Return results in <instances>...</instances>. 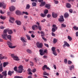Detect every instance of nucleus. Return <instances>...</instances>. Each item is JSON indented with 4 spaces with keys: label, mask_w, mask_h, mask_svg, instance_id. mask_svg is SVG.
<instances>
[{
    "label": "nucleus",
    "mask_w": 78,
    "mask_h": 78,
    "mask_svg": "<svg viewBox=\"0 0 78 78\" xmlns=\"http://www.w3.org/2000/svg\"><path fill=\"white\" fill-rule=\"evenodd\" d=\"M14 78H23V77L16 76L14 77Z\"/></svg>",
    "instance_id": "79ce46f5"
},
{
    "label": "nucleus",
    "mask_w": 78,
    "mask_h": 78,
    "mask_svg": "<svg viewBox=\"0 0 78 78\" xmlns=\"http://www.w3.org/2000/svg\"><path fill=\"white\" fill-rule=\"evenodd\" d=\"M27 53H30V54H31V53H32V51H31L29 49L27 50Z\"/></svg>",
    "instance_id": "c9c22d12"
},
{
    "label": "nucleus",
    "mask_w": 78,
    "mask_h": 78,
    "mask_svg": "<svg viewBox=\"0 0 78 78\" xmlns=\"http://www.w3.org/2000/svg\"><path fill=\"white\" fill-rule=\"evenodd\" d=\"M7 32H8V34H12V31L11 30H9V29L4 30L3 31V34L2 35V37L3 39L5 40H8V39L6 38Z\"/></svg>",
    "instance_id": "f257e3e1"
},
{
    "label": "nucleus",
    "mask_w": 78,
    "mask_h": 78,
    "mask_svg": "<svg viewBox=\"0 0 78 78\" xmlns=\"http://www.w3.org/2000/svg\"><path fill=\"white\" fill-rule=\"evenodd\" d=\"M23 14H26V15H28V12H23Z\"/></svg>",
    "instance_id": "37998d69"
},
{
    "label": "nucleus",
    "mask_w": 78,
    "mask_h": 78,
    "mask_svg": "<svg viewBox=\"0 0 78 78\" xmlns=\"http://www.w3.org/2000/svg\"><path fill=\"white\" fill-rule=\"evenodd\" d=\"M45 69H46L47 70H50V69L48 67H47V65H45L44 66H43L42 67V69L44 71L45 70Z\"/></svg>",
    "instance_id": "6e6552de"
},
{
    "label": "nucleus",
    "mask_w": 78,
    "mask_h": 78,
    "mask_svg": "<svg viewBox=\"0 0 78 78\" xmlns=\"http://www.w3.org/2000/svg\"><path fill=\"white\" fill-rule=\"evenodd\" d=\"M66 6L68 8H70L71 7V5L70 4V3H67L66 4Z\"/></svg>",
    "instance_id": "aec40b11"
},
{
    "label": "nucleus",
    "mask_w": 78,
    "mask_h": 78,
    "mask_svg": "<svg viewBox=\"0 0 78 78\" xmlns=\"http://www.w3.org/2000/svg\"><path fill=\"white\" fill-rule=\"evenodd\" d=\"M52 16L54 18H56L58 17V14L54 12L52 13Z\"/></svg>",
    "instance_id": "f8f14e48"
},
{
    "label": "nucleus",
    "mask_w": 78,
    "mask_h": 78,
    "mask_svg": "<svg viewBox=\"0 0 78 78\" xmlns=\"http://www.w3.org/2000/svg\"><path fill=\"white\" fill-rule=\"evenodd\" d=\"M11 37H12L11 35H7L6 39H9L10 41H11Z\"/></svg>",
    "instance_id": "4468645a"
},
{
    "label": "nucleus",
    "mask_w": 78,
    "mask_h": 78,
    "mask_svg": "<svg viewBox=\"0 0 78 78\" xmlns=\"http://www.w3.org/2000/svg\"><path fill=\"white\" fill-rule=\"evenodd\" d=\"M30 63L31 66H33V65H34V64L33 63V62L30 61Z\"/></svg>",
    "instance_id": "bf43d9fd"
},
{
    "label": "nucleus",
    "mask_w": 78,
    "mask_h": 78,
    "mask_svg": "<svg viewBox=\"0 0 78 78\" xmlns=\"http://www.w3.org/2000/svg\"><path fill=\"white\" fill-rule=\"evenodd\" d=\"M26 36L28 39V40H29V41H30L31 40V37H30V36H29V35L27 34L26 35Z\"/></svg>",
    "instance_id": "c85d7f7f"
},
{
    "label": "nucleus",
    "mask_w": 78,
    "mask_h": 78,
    "mask_svg": "<svg viewBox=\"0 0 78 78\" xmlns=\"http://www.w3.org/2000/svg\"><path fill=\"white\" fill-rule=\"evenodd\" d=\"M69 16V14L67 12H66L64 15V17L65 18H68Z\"/></svg>",
    "instance_id": "2eb2a0df"
},
{
    "label": "nucleus",
    "mask_w": 78,
    "mask_h": 78,
    "mask_svg": "<svg viewBox=\"0 0 78 78\" xmlns=\"http://www.w3.org/2000/svg\"><path fill=\"white\" fill-rule=\"evenodd\" d=\"M11 57L14 59L15 61H20L19 57L17 56H15V54H11Z\"/></svg>",
    "instance_id": "f03ea898"
},
{
    "label": "nucleus",
    "mask_w": 78,
    "mask_h": 78,
    "mask_svg": "<svg viewBox=\"0 0 78 78\" xmlns=\"http://www.w3.org/2000/svg\"><path fill=\"white\" fill-rule=\"evenodd\" d=\"M36 72V69L35 68L34 69H33L32 71V72L33 73H34V72Z\"/></svg>",
    "instance_id": "603ef678"
},
{
    "label": "nucleus",
    "mask_w": 78,
    "mask_h": 78,
    "mask_svg": "<svg viewBox=\"0 0 78 78\" xmlns=\"http://www.w3.org/2000/svg\"><path fill=\"white\" fill-rule=\"evenodd\" d=\"M38 28V27H37V26L36 25H34L32 27V28L33 30H35V28Z\"/></svg>",
    "instance_id": "dca6fc26"
},
{
    "label": "nucleus",
    "mask_w": 78,
    "mask_h": 78,
    "mask_svg": "<svg viewBox=\"0 0 78 78\" xmlns=\"http://www.w3.org/2000/svg\"><path fill=\"white\" fill-rule=\"evenodd\" d=\"M73 28L74 30H78V27H76V26H74L73 27Z\"/></svg>",
    "instance_id": "c03bdc74"
},
{
    "label": "nucleus",
    "mask_w": 78,
    "mask_h": 78,
    "mask_svg": "<svg viewBox=\"0 0 78 78\" xmlns=\"http://www.w3.org/2000/svg\"><path fill=\"white\" fill-rule=\"evenodd\" d=\"M24 18L26 19H27V18H28V16L27 15H25L24 16Z\"/></svg>",
    "instance_id": "680f3d73"
},
{
    "label": "nucleus",
    "mask_w": 78,
    "mask_h": 78,
    "mask_svg": "<svg viewBox=\"0 0 78 78\" xmlns=\"http://www.w3.org/2000/svg\"><path fill=\"white\" fill-rule=\"evenodd\" d=\"M14 70L16 72H17V66H15L14 68Z\"/></svg>",
    "instance_id": "09e8293b"
},
{
    "label": "nucleus",
    "mask_w": 78,
    "mask_h": 78,
    "mask_svg": "<svg viewBox=\"0 0 78 78\" xmlns=\"http://www.w3.org/2000/svg\"><path fill=\"white\" fill-rule=\"evenodd\" d=\"M64 44L66 45V47H70V45L69 44H68V43H67V42L66 41H64Z\"/></svg>",
    "instance_id": "b1692460"
},
{
    "label": "nucleus",
    "mask_w": 78,
    "mask_h": 78,
    "mask_svg": "<svg viewBox=\"0 0 78 78\" xmlns=\"http://www.w3.org/2000/svg\"><path fill=\"white\" fill-rule=\"evenodd\" d=\"M16 13L17 15H20L21 14V12L19 10H17L16 12Z\"/></svg>",
    "instance_id": "5701e85b"
},
{
    "label": "nucleus",
    "mask_w": 78,
    "mask_h": 78,
    "mask_svg": "<svg viewBox=\"0 0 78 78\" xmlns=\"http://www.w3.org/2000/svg\"><path fill=\"white\" fill-rule=\"evenodd\" d=\"M64 62L65 64H67V59H64Z\"/></svg>",
    "instance_id": "8fccbe9b"
},
{
    "label": "nucleus",
    "mask_w": 78,
    "mask_h": 78,
    "mask_svg": "<svg viewBox=\"0 0 78 78\" xmlns=\"http://www.w3.org/2000/svg\"><path fill=\"white\" fill-rule=\"evenodd\" d=\"M44 45L45 46L47 47H48H48H49V46L48 45V44H46V43H44Z\"/></svg>",
    "instance_id": "864d4df0"
},
{
    "label": "nucleus",
    "mask_w": 78,
    "mask_h": 78,
    "mask_svg": "<svg viewBox=\"0 0 78 78\" xmlns=\"http://www.w3.org/2000/svg\"><path fill=\"white\" fill-rule=\"evenodd\" d=\"M6 59L7 58L5 57L4 56H3L2 55L0 54V59L2 60V59Z\"/></svg>",
    "instance_id": "f3484780"
},
{
    "label": "nucleus",
    "mask_w": 78,
    "mask_h": 78,
    "mask_svg": "<svg viewBox=\"0 0 78 78\" xmlns=\"http://www.w3.org/2000/svg\"><path fill=\"white\" fill-rule=\"evenodd\" d=\"M2 7L4 9L6 8V4L3 3V4L2 5Z\"/></svg>",
    "instance_id": "de8ad7c7"
},
{
    "label": "nucleus",
    "mask_w": 78,
    "mask_h": 78,
    "mask_svg": "<svg viewBox=\"0 0 78 78\" xmlns=\"http://www.w3.org/2000/svg\"><path fill=\"white\" fill-rule=\"evenodd\" d=\"M20 40H21L22 42H27V41L25 40L24 38L23 37H21Z\"/></svg>",
    "instance_id": "bb28decb"
},
{
    "label": "nucleus",
    "mask_w": 78,
    "mask_h": 78,
    "mask_svg": "<svg viewBox=\"0 0 78 78\" xmlns=\"http://www.w3.org/2000/svg\"><path fill=\"white\" fill-rule=\"evenodd\" d=\"M42 37L43 39V40H44V41L45 42H46V41H47V39L46 38H45V37Z\"/></svg>",
    "instance_id": "4d7b16f0"
},
{
    "label": "nucleus",
    "mask_w": 78,
    "mask_h": 78,
    "mask_svg": "<svg viewBox=\"0 0 78 78\" xmlns=\"http://www.w3.org/2000/svg\"><path fill=\"white\" fill-rule=\"evenodd\" d=\"M0 18L1 19H2V20H5V19H6V17L3 16L2 15L0 16Z\"/></svg>",
    "instance_id": "cd10ccee"
},
{
    "label": "nucleus",
    "mask_w": 78,
    "mask_h": 78,
    "mask_svg": "<svg viewBox=\"0 0 78 78\" xmlns=\"http://www.w3.org/2000/svg\"><path fill=\"white\" fill-rule=\"evenodd\" d=\"M32 5L33 6H36V5H37V4H36V2H33L32 3Z\"/></svg>",
    "instance_id": "58836bf2"
},
{
    "label": "nucleus",
    "mask_w": 78,
    "mask_h": 78,
    "mask_svg": "<svg viewBox=\"0 0 78 78\" xmlns=\"http://www.w3.org/2000/svg\"><path fill=\"white\" fill-rule=\"evenodd\" d=\"M61 26L62 27H63V28H66V25L64 24H62Z\"/></svg>",
    "instance_id": "a19ab883"
},
{
    "label": "nucleus",
    "mask_w": 78,
    "mask_h": 78,
    "mask_svg": "<svg viewBox=\"0 0 78 78\" xmlns=\"http://www.w3.org/2000/svg\"><path fill=\"white\" fill-rule=\"evenodd\" d=\"M36 24L37 25V27L38 28L39 30H40V31H41L42 30V27H41V26H40L39 25H40V23H39L38 22H36Z\"/></svg>",
    "instance_id": "9d476101"
},
{
    "label": "nucleus",
    "mask_w": 78,
    "mask_h": 78,
    "mask_svg": "<svg viewBox=\"0 0 78 78\" xmlns=\"http://www.w3.org/2000/svg\"><path fill=\"white\" fill-rule=\"evenodd\" d=\"M58 42V40L56 38H54L53 41V44H56Z\"/></svg>",
    "instance_id": "393cba45"
},
{
    "label": "nucleus",
    "mask_w": 78,
    "mask_h": 78,
    "mask_svg": "<svg viewBox=\"0 0 78 78\" xmlns=\"http://www.w3.org/2000/svg\"><path fill=\"white\" fill-rule=\"evenodd\" d=\"M43 51H44V50L42 49H40L39 51L40 54L41 56H43V55L45 54L44 53H47V52L48 50L47 49H45L44 51V52H43Z\"/></svg>",
    "instance_id": "39448f33"
},
{
    "label": "nucleus",
    "mask_w": 78,
    "mask_h": 78,
    "mask_svg": "<svg viewBox=\"0 0 78 78\" xmlns=\"http://www.w3.org/2000/svg\"><path fill=\"white\" fill-rule=\"evenodd\" d=\"M43 74L44 75H47V76H48L49 75V74L48 73H47L45 72H44L43 73Z\"/></svg>",
    "instance_id": "e433bc0d"
},
{
    "label": "nucleus",
    "mask_w": 78,
    "mask_h": 78,
    "mask_svg": "<svg viewBox=\"0 0 78 78\" xmlns=\"http://www.w3.org/2000/svg\"><path fill=\"white\" fill-rule=\"evenodd\" d=\"M9 64L8 62H4L3 63V67H5L6 66H8Z\"/></svg>",
    "instance_id": "a211bd4d"
},
{
    "label": "nucleus",
    "mask_w": 78,
    "mask_h": 78,
    "mask_svg": "<svg viewBox=\"0 0 78 78\" xmlns=\"http://www.w3.org/2000/svg\"><path fill=\"white\" fill-rule=\"evenodd\" d=\"M55 4H58V1H55Z\"/></svg>",
    "instance_id": "338daca9"
},
{
    "label": "nucleus",
    "mask_w": 78,
    "mask_h": 78,
    "mask_svg": "<svg viewBox=\"0 0 78 78\" xmlns=\"http://www.w3.org/2000/svg\"><path fill=\"white\" fill-rule=\"evenodd\" d=\"M7 71L6 70L5 71H3L2 73V75H3V76L4 77V78H6V76H7Z\"/></svg>",
    "instance_id": "1a4fd4ad"
},
{
    "label": "nucleus",
    "mask_w": 78,
    "mask_h": 78,
    "mask_svg": "<svg viewBox=\"0 0 78 78\" xmlns=\"http://www.w3.org/2000/svg\"><path fill=\"white\" fill-rule=\"evenodd\" d=\"M36 45L37 47L39 48H41L43 47V44L42 42L40 43L39 41L37 42L36 43Z\"/></svg>",
    "instance_id": "7ed1b4c3"
},
{
    "label": "nucleus",
    "mask_w": 78,
    "mask_h": 78,
    "mask_svg": "<svg viewBox=\"0 0 78 78\" xmlns=\"http://www.w3.org/2000/svg\"><path fill=\"white\" fill-rule=\"evenodd\" d=\"M48 10L47 9L45 10L44 11V14H46V15L48 13Z\"/></svg>",
    "instance_id": "f704fd0d"
},
{
    "label": "nucleus",
    "mask_w": 78,
    "mask_h": 78,
    "mask_svg": "<svg viewBox=\"0 0 78 78\" xmlns=\"http://www.w3.org/2000/svg\"><path fill=\"white\" fill-rule=\"evenodd\" d=\"M52 36H55V33H54L52 32Z\"/></svg>",
    "instance_id": "69168bd1"
},
{
    "label": "nucleus",
    "mask_w": 78,
    "mask_h": 78,
    "mask_svg": "<svg viewBox=\"0 0 78 78\" xmlns=\"http://www.w3.org/2000/svg\"><path fill=\"white\" fill-rule=\"evenodd\" d=\"M40 16L42 17H45L46 16V14H44L42 13H41L40 14Z\"/></svg>",
    "instance_id": "7c9ffc66"
},
{
    "label": "nucleus",
    "mask_w": 78,
    "mask_h": 78,
    "mask_svg": "<svg viewBox=\"0 0 78 78\" xmlns=\"http://www.w3.org/2000/svg\"><path fill=\"white\" fill-rule=\"evenodd\" d=\"M14 73V71H9L8 72V75H10V76H11L12 75V74Z\"/></svg>",
    "instance_id": "ddd939ff"
},
{
    "label": "nucleus",
    "mask_w": 78,
    "mask_h": 78,
    "mask_svg": "<svg viewBox=\"0 0 78 78\" xmlns=\"http://www.w3.org/2000/svg\"><path fill=\"white\" fill-rule=\"evenodd\" d=\"M72 61H71L70 60H68V64H72Z\"/></svg>",
    "instance_id": "3c124183"
},
{
    "label": "nucleus",
    "mask_w": 78,
    "mask_h": 78,
    "mask_svg": "<svg viewBox=\"0 0 78 78\" xmlns=\"http://www.w3.org/2000/svg\"><path fill=\"white\" fill-rule=\"evenodd\" d=\"M15 9H16V8L14 6H12L9 8V10L10 11H14L15 10Z\"/></svg>",
    "instance_id": "9b49d317"
},
{
    "label": "nucleus",
    "mask_w": 78,
    "mask_h": 78,
    "mask_svg": "<svg viewBox=\"0 0 78 78\" xmlns=\"http://www.w3.org/2000/svg\"><path fill=\"white\" fill-rule=\"evenodd\" d=\"M51 17V15L50 14H48L47 15V17L48 18H50Z\"/></svg>",
    "instance_id": "6e6d98bb"
},
{
    "label": "nucleus",
    "mask_w": 78,
    "mask_h": 78,
    "mask_svg": "<svg viewBox=\"0 0 78 78\" xmlns=\"http://www.w3.org/2000/svg\"><path fill=\"white\" fill-rule=\"evenodd\" d=\"M53 54L55 55V56H57L58 54L57 53H56V52L55 51H54V52H53Z\"/></svg>",
    "instance_id": "ea45409f"
},
{
    "label": "nucleus",
    "mask_w": 78,
    "mask_h": 78,
    "mask_svg": "<svg viewBox=\"0 0 78 78\" xmlns=\"http://www.w3.org/2000/svg\"><path fill=\"white\" fill-rule=\"evenodd\" d=\"M22 69H19L17 71V73H22Z\"/></svg>",
    "instance_id": "2f4dec72"
},
{
    "label": "nucleus",
    "mask_w": 78,
    "mask_h": 78,
    "mask_svg": "<svg viewBox=\"0 0 78 78\" xmlns=\"http://www.w3.org/2000/svg\"><path fill=\"white\" fill-rule=\"evenodd\" d=\"M45 20H45V19H44L43 20H41V22H45Z\"/></svg>",
    "instance_id": "0e129e2a"
},
{
    "label": "nucleus",
    "mask_w": 78,
    "mask_h": 78,
    "mask_svg": "<svg viewBox=\"0 0 78 78\" xmlns=\"http://www.w3.org/2000/svg\"><path fill=\"white\" fill-rule=\"evenodd\" d=\"M18 69L23 70V66L22 65H20L18 67Z\"/></svg>",
    "instance_id": "72a5a7b5"
},
{
    "label": "nucleus",
    "mask_w": 78,
    "mask_h": 78,
    "mask_svg": "<svg viewBox=\"0 0 78 78\" xmlns=\"http://www.w3.org/2000/svg\"><path fill=\"white\" fill-rule=\"evenodd\" d=\"M53 27L51 31L52 32H55L56 31V30H58V27H56V25H53L52 26Z\"/></svg>",
    "instance_id": "423d86ee"
},
{
    "label": "nucleus",
    "mask_w": 78,
    "mask_h": 78,
    "mask_svg": "<svg viewBox=\"0 0 78 78\" xmlns=\"http://www.w3.org/2000/svg\"><path fill=\"white\" fill-rule=\"evenodd\" d=\"M34 60L35 61V62H37L39 61V60H38L37 58H34Z\"/></svg>",
    "instance_id": "a18cd8bd"
},
{
    "label": "nucleus",
    "mask_w": 78,
    "mask_h": 78,
    "mask_svg": "<svg viewBox=\"0 0 78 78\" xmlns=\"http://www.w3.org/2000/svg\"><path fill=\"white\" fill-rule=\"evenodd\" d=\"M30 8V4H27L26 5V9H29Z\"/></svg>",
    "instance_id": "a878e982"
},
{
    "label": "nucleus",
    "mask_w": 78,
    "mask_h": 78,
    "mask_svg": "<svg viewBox=\"0 0 78 78\" xmlns=\"http://www.w3.org/2000/svg\"><path fill=\"white\" fill-rule=\"evenodd\" d=\"M16 22L18 25H20L22 24V23H21V22H20V21L17 20V21H16Z\"/></svg>",
    "instance_id": "4be33fe9"
},
{
    "label": "nucleus",
    "mask_w": 78,
    "mask_h": 78,
    "mask_svg": "<svg viewBox=\"0 0 78 78\" xmlns=\"http://www.w3.org/2000/svg\"><path fill=\"white\" fill-rule=\"evenodd\" d=\"M51 50L53 52H54V51H55V47H52L51 48Z\"/></svg>",
    "instance_id": "4c0bfd02"
},
{
    "label": "nucleus",
    "mask_w": 78,
    "mask_h": 78,
    "mask_svg": "<svg viewBox=\"0 0 78 78\" xmlns=\"http://www.w3.org/2000/svg\"><path fill=\"white\" fill-rule=\"evenodd\" d=\"M58 20L59 22H64V16H60V18L58 19Z\"/></svg>",
    "instance_id": "0eeeda50"
},
{
    "label": "nucleus",
    "mask_w": 78,
    "mask_h": 78,
    "mask_svg": "<svg viewBox=\"0 0 78 78\" xmlns=\"http://www.w3.org/2000/svg\"><path fill=\"white\" fill-rule=\"evenodd\" d=\"M7 44L8 45H9V47L10 48H16V46H12V43L11 42H10L9 41H7Z\"/></svg>",
    "instance_id": "20e7f679"
},
{
    "label": "nucleus",
    "mask_w": 78,
    "mask_h": 78,
    "mask_svg": "<svg viewBox=\"0 0 78 78\" xmlns=\"http://www.w3.org/2000/svg\"><path fill=\"white\" fill-rule=\"evenodd\" d=\"M68 39L69 40V41H72V38L69 36H68Z\"/></svg>",
    "instance_id": "473e14b6"
},
{
    "label": "nucleus",
    "mask_w": 78,
    "mask_h": 78,
    "mask_svg": "<svg viewBox=\"0 0 78 78\" xmlns=\"http://www.w3.org/2000/svg\"><path fill=\"white\" fill-rule=\"evenodd\" d=\"M0 13L1 14H4V13H5V12H3V11H2V10H0Z\"/></svg>",
    "instance_id": "49530a36"
},
{
    "label": "nucleus",
    "mask_w": 78,
    "mask_h": 78,
    "mask_svg": "<svg viewBox=\"0 0 78 78\" xmlns=\"http://www.w3.org/2000/svg\"><path fill=\"white\" fill-rule=\"evenodd\" d=\"M10 19H11V20H15V19H14V18H13L12 17H10Z\"/></svg>",
    "instance_id": "13d9d810"
},
{
    "label": "nucleus",
    "mask_w": 78,
    "mask_h": 78,
    "mask_svg": "<svg viewBox=\"0 0 78 78\" xmlns=\"http://www.w3.org/2000/svg\"><path fill=\"white\" fill-rule=\"evenodd\" d=\"M76 36L78 37V32H77L76 33Z\"/></svg>",
    "instance_id": "774afa93"
},
{
    "label": "nucleus",
    "mask_w": 78,
    "mask_h": 78,
    "mask_svg": "<svg viewBox=\"0 0 78 78\" xmlns=\"http://www.w3.org/2000/svg\"><path fill=\"white\" fill-rule=\"evenodd\" d=\"M69 69L70 70H72V69H74L75 67L73 65H72L71 66H69Z\"/></svg>",
    "instance_id": "c756f323"
},
{
    "label": "nucleus",
    "mask_w": 78,
    "mask_h": 78,
    "mask_svg": "<svg viewBox=\"0 0 78 78\" xmlns=\"http://www.w3.org/2000/svg\"><path fill=\"white\" fill-rule=\"evenodd\" d=\"M50 5L49 4H46L45 5V8H48V9H50Z\"/></svg>",
    "instance_id": "6ab92c4d"
},
{
    "label": "nucleus",
    "mask_w": 78,
    "mask_h": 78,
    "mask_svg": "<svg viewBox=\"0 0 78 78\" xmlns=\"http://www.w3.org/2000/svg\"><path fill=\"white\" fill-rule=\"evenodd\" d=\"M0 68L3 69V66L2 65V63L0 65Z\"/></svg>",
    "instance_id": "e2e57ef3"
},
{
    "label": "nucleus",
    "mask_w": 78,
    "mask_h": 78,
    "mask_svg": "<svg viewBox=\"0 0 78 78\" xmlns=\"http://www.w3.org/2000/svg\"><path fill=\"white\" fill-rule=\"evenodd\" d=\"M69 11L70 13H72L73 12V10L72 9H70L69 10Z\"/></svg>",
    "instance_id": "5fc2aeb1"
},
{
    "label": "nucleus",
    "mask_w": 78,
    "mask_h": 78,
    "mask_svg": "<svg viewBox=\"0 0 78 78\" xmlns=\"http://www.w3.org/2000/svg\"><path fill=\"white\" fill-rule=\"evenodd\" d=\"M45 2L42 1L41 2V4L40 5V6L41 7V6H45Z\"/></svg>",
    "instance_id": "412c9836"
},
{
    "label": "nucleus",
    "mask_w": 78,
    "mask_h": 78,
    "mask_svg": "<svg viewBox=\"0 0 78 78\" xmlns=\"http://www.w3.org/2000/svg\"><path fill=\"white\" fill-rule=\"evenodd\" d=\"M2 71H3V68H0V72H2Z\"/></svg>",
    "instance_id": "052dcab7"
}]
</instances>
